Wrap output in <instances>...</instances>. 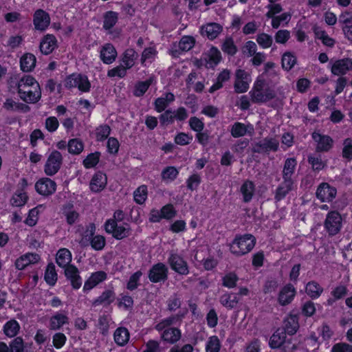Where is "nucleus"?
<instances>
[{
  "label": "nucleus",
  "instance_id": "obj_35",
  "mask_svg": "<svg viewBox=\"0 0 352 352\" xmlns=\"http://www.w3.org/2000/svg\"><path fill=\"white\" fill-rule=\"evenodd\" d=\"M130 338V334L128 329L125 327H118L116 329L113 333V338L115 342L120 346L126 345Z\"/></svg>",
  "mask_w": 352,
  "mask_h": 352
},
{
  "label": "nucleus",
  "instance_id": "obj_17",
  "mask_svg": "<svg viewBox=\"0 0 352 352\" xmlns=\"http://www.w3.org/2000/svg\"><path fill=\"white\" fill-rule=\"evenodd\" d=\"M339 23L341 25L345 38L352 41V14L347 11L342 12L339 16Z\"/></svg>",
  "mask_w": 352,
  "mask_h": 352
},
{
  "label": "nucleus",
  "instance_id": "obj_62",
  "mask_svg": "<svg viewBox=\"0 0 352 352\" xmlns=\"http://www.w3.org/2000/svg\"><path fill=\"white\" fill-rule=\"evenodd\" d=\"M28 199V196L23 192L19 191L14 193L11 199L12 205L19 207L23 206Z\"/></svg>",
  "mask_w": 352,
  "mask_h": 352
},
{
  "label": "nucleus",
  "instance_id": "obj_14",
  "mask_svg": "<svg viewBox=\"0 0 352 352\" xmlns=\"http://www.w3.org/2000/svg\"><path fill=\"white\" fill-rule=\"evenodd\" d=\"M195 43V40L192 36H184L179 42L176 44L174 43L171 47V54L175 56H179L182 52H188L192 49Z\"/></svg>",
  "mask_w": 352,
  "mask_h": 352
},
{
  "label": "nucleus",
  "instance_id": "obj_11",
  "mask_svg": "<svg viewBox=\"0 0 352 352\" xmlns=\"http://www.w3.org/2000/svg\"><path fill=\"white\" fill-rule=\"evenodd\" d=\"M278 148L279 142L278 140L273 138H265L253 146L252 151L258 153L276 152L278 150Z\"/></svg>",
  "mask_w": 352,
  "mask_h": 352
},
{
  "label": "nucleus",
  "instance_id": "obj_54",
  "mask_svg": "<svg viewBox=\"0 0 352 352\" xmlns=\"http://www.w3.org/2000/svg\"><path fill=\"white\" fill-rule=\"evenodd\" d=\"M118 21V14L110 11L106 13L104 17L103 28L105 30L111 29Z\"/></svg>",
  "mask_w": 352,
  "mask_h": 352
},
{
  "label": "nucleus",
  "instance_id": "obj_64",
  "mask_svg": "<svg viewBox=\"0 0 352 352\" xmlns=\"http://www.w3.org/2000/svg\"><path fill=\"white\" fill-rule=\"evenodd\" d=\"M280 352H295L298 349L297 344L292 338H287L279 347Z\"/></svg>",
  "mask_w": 352,
  "mask_h": 352
},
{
  "label": "nucleus",
  "instance_id": "obj_61",
  "mask_svg": "<svg viewBox=\"0 0 352 352\" xmlns=\"http://www.w3.org/2000/svg\"><path fill=\"white\" fill-rule=\"evenodd\" d=\"M239 278L237 276L233 273L230 272L227 274H226L223 278H222V285L228 288H234L236 285V282L238 281Z\"/></svg>",
  "mask_w": 352,
  "mask_h": 352
},
{
  "label": "nucleus",
  "instance_id": "obj_2",
  "mask_svg": "<svg viewBox=\"0 0 352 352\" xmlns=\"http://www.w3.org/2000/svg\"><path fill=\"white\" fill-rule=\"evenodd\" d=\"M177 316H171L160 320L155 325V329L160 332V337L165 342L173 344L177 342L182 337L181 331L171 326L177 320Z\"/></svg>",
  "mask_w": 352,
  "mask_h": 352
},
{
  "label": "nucleus",
  "instance_id": "obj_27",
  "mask_svg": "<svg viewBox=\"0 0 352 352\" xmlns=\"http://www.w3.org/2000/svg\"><path fill=\"white\" fill-rule=\"evenodd\" d=\"M63 214L66 219L67 224L73 225L79 219V213L74 208L72 204L68 203L65 204L62 208Z\"/></svg>",
  "mask_w": 352,
  "mask_h": 352
},
{
  "label": "nucleus",
  "instance_id": "obj_53",
  "mask_svg": "<svg viewBox=\"0 0 352 352\" xmlns=\"http://www.w3.org/2000/svg\"><path fill=\"white\" fill-rule=\"evenodd\" d=\"M346 294L347 288L346 286L340 285L336 287L331 292V294L333 297V299L328 300L329 305H331L336 300L343 298L346 295Z\"/></svg>",
  "mask_w": 352,
  "mask_h": 352
},
{
  "label": "nucleus",
  "instance_id": "obj_63",
  "mask_svg": "<svg viewBox=\"0 0 352 352\" xmlns=\"http://www.w3.org/2000/svg\"><path fill=\"white\" fill-rule=\"evenodd\" d=\"M221 50L223 52L227 53L229 55H234L236 54L237 49L234 43L232 38H227L223 43Z\"/></svg>",
  "mask_w": 352,
  "mask_h": 352
},
{
  "label": "nucleus",
  "instance_id": "obj_59",
  "mask_svg": "<svg viewBox=\"0 0 352 352\" xmlns=\"http://www.w3.org/2000/svg\"><path fill=\"white\" fill-rule=\"evenodd\" d=\"M111 132V128L107 124H102L96 129V138L97 141H102L108 138Z\"/></svg>",
  "mask_w": 352,
  "mask_h": 352
},
{
  "label": "nucleus",
  "instance_id": "obj_42",
  "mask_svg": "<svg viewBox=\"0 0 352 352\" xmlns=\"http://www.w3.org/2000/svg\"><path fill=\"white\" fill-rule=\"evenodd\" d=\"M11 352H32L28 344H24L21 337H16L10 344Z\"/></svg>",
  "mask_w": 352,
  "mask_h": 352
},
{
  "label": "nucleus",
  "instance_id": "obj_57",
  "mask_svg": "<svg viewBox=\"0 0 352 352\" xmlns=\"http://www.w3.org/2000/svg\"><path fill=\"white\" fill-rule=\"evenodd\" d=\"M292 18V14L289 12H284L278 16H275L272 18V27L274 29H278L282 22L288 23Z\"/></svg>",
  "mask_w": 352,
  "mask_h": 352
},
{
  "label": "nucleus",
  "instance_id": "obj_58",
  "mask_svg": "<svg viewBox=\"0 0 352 352\" xmlns=\"http://www.w3.org/2000/svg\"><path fill=\"white\" fill-rule=\"evenodd\" d=\"M41 208H43V206L39 205L30 210L28 216L25 221V223L30 226H35L38 221V214L39 213V210Z\"/></svg>",
  "mask_w": 352,
  "mask_h": 352
},
{
  "label": "nucleus",
  "instance_id": "obj_56",
  "mask_svg": "<svg viewBox=\"0 0 352 352\" xmlns=\"http://www.w3.org/2000/svg\"><path fill=\"white\" fill-rule=\"evenodd\" d=\"M100 157V153L99 152L90 153L83 160L82 164L86 168H94L99 162Z\"/></svg>",
  "mask_w": 352,
  "mask_h": 352
},
{
  "label": "nucleus",
  "instance_id": "obj_30",
  "mask_svg": "<svg viewBox=\"0 0 352 352\" xmlns=\"http://www.w3.org/2000/svg\"><path fill=\"white\" fill-rule=\"evenodd\" d=\"M222 30L221 26L216 23H208L201 27L202 35L206 36L209 39H214L217 37Z\"/></svg>",
  "mask_w": 352,
  "mask_h": 352
},
{
  "label": "nucleus",
  "instance_id": "obj_40",
  "mask_svg": "<svg viewBox=\"0 0 352 352\" xmlns=\"http://www.w3.org/2000/svg\"><path fill=\"white\" fill-rule=\"evenodd\" d=\"M138 54L133 48L126 49L122 54V61L123 65L126 68L131 69L135 64Z\"/></svg>",
  "mask_w": 352,
  "mask_h": 352
},
{
  "label": "nucleus",
  "instance_id": "obj_8",
  "mask_svg": "<svg viewBox=\"0 0 352 352\" xmlns=\"http://www.w3.org/2000/svg\"><path fill=\"white\" fill-rule=\"evenodd\" d=\"M168 263L170 268L179 274L187 275L189 273L187 262L175 251L170 252Z\"/></svg>",
  "mask_w": 352,
  "mask_h": 352
},
{
  "label": "nucleus",
  "instance_id": "obj_9",
  "mask_svg": "<svg viewBox=\"0 0 352 352\" xmlns=\"http://www.w3.org/2000/svg\"><path fill=\"white\" fill-rule=\"evenodd\" d=\"M329 67L333 75L342 76L352 70V59L344 58L342 59L331 60Z\"/></svg>",
  "mask_w": 352,
  "mask_h": 352
},
{
  "label": "nucleus",
  "instance_id": "obj_18",
  "mask_svg": "<svg viewBox=\"0 0 352 352\" xmlns=\"http://www.w3.org/2000/svg\"><path fill=\"white\" fill-rule=\"evenodd\" d=\"M33 23L36 30L43 31L50 25V16L43 10H37L34 14Z\"/></svg>",
  "mask_w": 352,
  "mask_h": 352
},
{
  "label": "nucleus",
  "instance_id": "obj_6",
  "mask_svg": "<svg viewBox=\"0 0 352 352\" xmlns=\"http://www.w3.org/2000/svg\"><path fill=\"white\" fill-rule=\"evenodd\" d=\"M324 226L329 235L337 234L342 226V218L337 211H331L327 213L324 222Z\"/></svg>",
  "mask_w": 352,
  "mask_h": 352
},
{
  "label": "nucleus",
  "instance_id": "obj_50",
  "mask_svg": "<svg viewBox=\"0 0 352 352\" xmlns=\"http://www.w3.org/2000/svg\"><path fill=\"white\" fill-rule=\"evenodd\" d=\"M68 151L73 155H78L84 149L82 142L77 138L70 140L67 143Z\"/></svg>",
  "mask_w": 352,
  "mask_h": 352
},
{
  "label": "nucleus",
  "instance_id": "obj_15",
  "mask_svg": "<svg viewBox=\"0 0 352 352\" xmlns=\"http://www.w3.org/2000/svg\"><path fill=\"white\" fill-rule=\"evenodd\" d=\"M35 189L38 194L49 196L55 192L56 184L50 178L43 177L35 184Z\"/></svg>",
  "mask_w": 352,
  "mask_h": 352
},
{
  "label": "nucleus",
  "instance_id": "obj_33",
  "mask_svg": "<svg viewBox=\"0 0 352 352\" xmlns=\"http://www.w3.org/2000/svg\"><path fill=\"white\" fill-rule=\"evenodd\" d=\"M56 261L59 267L65 269L67 266L70 265L72 253L68 249H60L56 254Z\"/></svg>",
  "mask_w": 352,
  "mask_h": 352
},
{
  "label": "nucleus",
  "instance_id": "obj_39",
  "mask_svg": "<svg viewBox=\"0 0 352 352\" xmlns=\"http://www.w3.org/2000/svg\"><path fill=\"white\" fill-rule=\"evenodd\" d=\"M287 339L285 331L281 329L276 330L270 337L269 344L272 349H278Z\"/></svg>",
  "mask_w": 352,
  "mask_h": 352
},
{
  "label": "nucleus",
  "instance_id": "obj_55",
  "mask_svg": "<svg viewBox=\"0 0 352 352\" xmlns=\"http://www.w3.org/2000/svg\"><path fill=\"white\" fill-rule=\"evenodd\" d=\"M282 67L284 69L289 71L296 64V58L290 52H285L282 56Z\"/></svg>",
  "mask_w": 352,
  "mask_h": 352
},
{
  "label": "nucleus",
  "instance_id": "obj_45",
  "mask_svg": "<svg viewBox=\"0 0 352 352\" xmlns=\"http://www.w3.org/2000/svg\"><path fill=\"white\" fill-rule=\"evenodd\" d=\"M3 107L7 110L13 111L27 112L30 109V107L28 105L23 103L17 102L13 100L12 99L6 100V102L3 104Z\"/></svg>",
  "mask_w": 352,
  "mask_h": 352
},
{
  "label": "nucleus",
  "instance_id": "obj_36",
  "mask_svg": "<svg viewBox=\"0 0 352 352\" xmlns=\"http://www.w3.org/2000/svg\"><path fill=\"white\" fill-rule=\"evenodd\" d=\"M240 190L243 195V201L248 203L250 201L253 197L255 186L252 181L246 180L241 185Z\"/></svg>",
  "mask_w": 352,
  "mask_h": 352
},
{
  "label": "nucleus",
  "instance_id": "obj_19",
  "mask_svg": "<svg viewBox=\"0 0 352 352\" xmlns=\"http://www.w3.org/2000/svg\"><path fill=\"white\" fill-rule=\"evenodd\" d=\"M296 289L292 284L284 286L279 292L278 301L282 306L287 305L292 302L296 296Z\"/></svg>",
  "mask_w": 352,
  "mask_h": 352
},
{
  "label": "nucleus",
  "instance_id": "obj_32",
  "mask_svg": "<svg viewBox=\"0 0 352 352\" xmlns=\"http://www.w3.org/2000/svg\"><path fill=\"white\" fill-rule=\"evenodd\" d=\"M174 100L175 96L172 93H166L164 96L155 99L154 102L155 109L159 113L162 112Z\"/></svg>",
  "mask_w": 352,
  "mask_h": 352
},
{
  "label": "nucleus",
  "instance_id": "obj_5",
  "mask_svg": "<svg viewBox=\"0 0 352 352\" xmlns=\"http://www.w3.org/2000/svg\"><path fill=\"white\" fill-rule=\"evenodd\" d=\"M104 228L107 233L111 234L118 240L126 238L131 234V230L129 224L118 223L113 219H109L106 221Z\"/></svg>",
  "mask_w": 352,
  "mask_h": 352
},
{
  "label": "nucleus",
  "instance_id": "obj_7",
  "mask_svg": "<svg viewBox=\"0 0 352 352\" xmlns=\"http://www.w3.org/2000/svg\"><path fill=\"white\" fill-rule=\"evenodd\" d=\"M63 163V156L58 151H53L47 157L44 166V172L48 176L54 175L60 170Z\"/></svg>",
  "mask_w": 352,
  "mask_h": 352
},
{
  "label": "nucleus",
  "instance_id": "obj_51",
  "mask_svg": "<svg viewBox=\"0 0 352 352\" xmlns=\"http://www.w3.org/2000/svg\"><path fill=\"white\" fill-rule=\"evenodd\" d=\"M147 186L142 185L139 186L133 192L134 201L138 204L144 203L147 198Z\"/></svg>",
  "mask_w": 352,
  "mask_h": 352
},
{
  "label": "nucleus",
  "instance_id": "obj_49",
  "mask_svg": "<svg viewBox=\"0 0 352 352\" xmlns=\"http://www.w3.org/2000/svg\"><path fill=\"white\" fill-rule=\"evenodd\" d=\"M153 78L150 77L146 81L138 82L135 86L133 94L137 97L142 96L153 83Z\"/></svg>",
  "mask_w": 352,
  "mask_h": 352
},
{
  "label": "nucleus",
  "instance_id": "obj_28",
  "mask_svg": "<svg viewBox=\"0 0 352 352\" xmlns=\"http://www.w3.org/2000/svg\"><path fill=\"white\" fill-rule=\"evenodd\" d=\"M116 298V294L112 289H107L104 291L100 296L96 298L92 305L94 307L98 305L107 306L112 303Z\"/></svg>",
  "mask_w": 352,
  "mask_h": 352
},
{
  "label": "nucleus",
  "instance_id": "obj_25",
  "mask_svg": "<svg viewBox=\"0 0 352 352\" xmlns=\"http://www.w3.org/2000/svg\"><path fill=\"white\" fill-rule=\"evenodd\" d=\"M294 181L283 179V182L278 186L274 193V199L280 201L294 188Z\"/></svg>",
  "mask_w": 352,
  "mask_h": 352
},
{
  "label": "nucleus",
  "instance_id": "obj_52",
  "mask_svg": "<svg viewBox=\"0 0 352 352\" xmlns=\"http://www.w3.org/2000/svg\"><path fill=\"white\" fill-rule=\"evenodd\" d=\"M256 42L263 49L270 47L273 44V38L266 33H260L256 36Z\"/></svg>",
  "mask_w": 352,
  "mask_h": 352
},
{
  "label": "nucleus",
  "instance_id": "obj_1",
  "mask_svg": "<svg viewBox=\"0 0 352 352\" xmlns=\"http://www.w3.org/2000/svg\"><path fill=\"white\" fill-rule=\"evenodd\" d=\"M18 93L20 98L28 103H36L41 97L38 82L29 75L24 76L19 81Z\"/></svg>",
  "mask_w": 352,
  "mask_h": 352
},
{
  "label": "nucleus",
  "instance_id": "obj_13",
  "mask_svg": "<svg viewBox=\"0 0 352 352\" xmlns=\"http://www.w3.org/2000/svg\"><path fill=\"white\" fill-rule=\"evenodd\" d=\"M168 267L162 263L153 265L148 273V278L152 283L164 281L168 278Z\"/></svg>",
  "mask_w": 352,
  "mask_h": 352
},
{
  "label": "nucleus",
  "instance_id": "obj_3",
  "mask_svg": "<svg viewBox=\"0 0 352 352\" xmlns=\"http://www.w3.org/2000/svg\"><path fill=\"white\" fill-rule=\"evenodd\" d=\"M249 94L252 102L257 104L265 103L276 96L274 89L269 86L262 76L256 79Z\"/></svg>",
  "mask_w": 352,
  "mask_h": 352
},
{
  "label": "nucleus",
  "instance_id": "obj_12",
  "mask_svg": "<svg viewBox=\"0 0 352 352\" xmlns=\"http://www.w3.org/2000/svg\"><path fill=\"white\" fill-rule=\"evenodd\" d=\"M336 188L326 182L321 183L316 192V197L322 202L331 201L336 197Z\"/></svg>",
  "mask_w": 352,
  "mask_h": 352
},
{
  "label": "nucleus",
  "instance_id": "obj_34",
  "mask_svg": "<svg viewBox=\"0 0 352 352\" xmlns=\"http://www.w3.org/2000/svg\"><path fill=\"white\" fill-rule=\"evenodd\" d=\"M237 294L226 293L223 294L219 299L221 304L228 309H232L236 307L239 301Z\"/></svg>",
  "mask_w": 352,
  "mask_h": 352
},
{
  "label": "nucleus",
  "instance_id": "obj_47",
  "mask_svg": "<svg viewBox=\"0 0 352 352\" xmlns=\"http://www.w3.org/2000/svg\"><path fill=\"white\" fill-rule=\"evenodd\" d=\"M19 329L20 326L18 322L15 320H11L5 324L3 331L7 336L12 338L18 333Z\"/></svg>",
  "mask_w": 352,
  "mask_h": 352
},
{
  "label": "nucleus",
  "instance_id": "obj_48",
  "mask_svg": "<svg viewBox=\"0 0 352 352\" xmlns=\"http://www.w3.org/2000/svg\"><path fill=\"white\" fill-rule=\"evenodd\" d=\"M221 344L217 336L208 338L206 343V352H219Z\"/></svg>",
  "mask_w": 352,
  "mask_h": 352
},
{
  "label": "nucleus",
  "instance_id": "obj_60",
  "mask_svg": "<svg viewBox=\"0 0 352 352\" xmlns=\"http://www.w3.org/2000/svg\"><path fill=\"white\" fill-rule=\"evenodd\" d=\"M179 172L174 166H168L162 172V178L166 182H171L176 179Z\"/></svg>",
  "mask_w": 352,
  "mask_h": 352
},
{
  "label": "nucleus",
  "instance_id": "obj_20",
  "mask_svg": "<svg viewBox=\"0 0 352 352\" xmlns=\"http://www.w3.org/2000/svg\"><path fill=\"white\" fill-rule=\"evenodd\" d=\"M107 278V274L104 271H98L92 273L88 279L85 282L83 286L84 292H88L97 286L99 283L105 280Z\"/></svg>",
  "mask_w": 352,
  "mask_h": 352
},
{
  "label": "nucleus",
  "instance_id": "obj_41",
  "mask_svg": "<svg viewBox=\"0 0 352 352\" xmlns=\"http://www.w3.org/2000/svg\"><path fill=\"white\" fill-rule=\"evenodd\" d=\"M36 57L30 53L24 54L20 60L21 68L23 72L31 71L36 65Z\"/></svg>",
  "mask_w": 352,
  "mask_h": 352
},
{
  "label": "nucleus",
  "instance_id": "obj_10",
  "mask_svg": "<svg viewBox=\"0 0 352 352\" xmlns=\"http://www.w3.org/2000/svg\"><path fill=\"white\" fill-rule=\"evenodd\" d=\"M251 77L244 69H238L234 74V88L236 93H245L250 87Z\"/></svg>",
  "mask_w": 352,
  "mask_h": 352
},
{
  "label": "nucleus",
  "instance_id": "obj_37",
  "mask_svg": "<svg viewBox=\"0 0 352 352\" xmlns=\"http://www.w3.org/2000/svg\"><path fill=\"white\" fill-rule=\"evenodd\" d=\"M298 318L296 315H289L284 321V328L285 333L294 335L298 329Z\"/></svg>",
  "mask_w": 352,
  "mask_h": 352
},
{
  "label": "nucleus",
  "instance_id": "obj_23",
  "mask_svg": "<svg viewBox=\"0 0 352 352\" xmlns=\"http://www.w3.org/2000/svg\"><path fill=\"white\" fill-rule=\"evenodd\" d=\"M107 182V177L105 174L98 172L95 173L91 179L89 187L92 192H98L102 190Z\"/></svg>",
  "mask_w": 352,
  "mask_h": 352
},
{
  "label": "nucleus",
  "instance_id": "obj_21",
  "mask_svg": "<svg viewBox=\"0 0 352 352\" xmlns=\"http://www.w3.org/2000/svg\"><path fill=\"white\" fill-rule=\"evenodd\" d=\"M57 47V39L53 34L45 35L40 42V51L45 55L51 54Z\"/></svg>",
  "mask_w": 352,
  "mask_h": 352
},
{
  "label": "nucleus",
  "instance_id": "obj_24",
  "mask_svg": "<svg viewBox=\"0 0 352 352\" xmlns=\"http://www.w3.org/2000/svg\"><path fill=\"white\" fill-rule=\"evenodd\" d=\"M312 138L315 142H317L316 150L318 151L326 152L332 147L333 140L328 135H324L314 132L312 134Z\"/></svg>",
  "mask_w": 352,
  "mask_h": 352
},
{
  "label": "nucleus",
  "instance_id": "obj_22",
  "mask_svg": "<svg viewBox=\"0 0 352 352\" xmlns=\"http://www.w3.org/2000/svg\"><path fill=\"white\" fill-rule=\"evenodd\" d=\"M40 260V256L36 253H27L16 260L15 267L19 270H24L31 264H35Z\"/></svg>",
  "mask_w": 352,
  "mask_h": 352
},
{
  "label": "nucleus",
  "instance_id": "obj_38",
  "mask_svg": "<svg viewBox=\"0 0 352 352\" xmlns=\"http://www.w3.org/2000/svg\"><path fill=\"white\" fill-rule=\"evenodd\" d=\"M221 52L216 47H211L206 55V66L208 67H213L216 66L221 60Z\"/></svg>",
  "mask_w": 352,
  "mask_h": 352
},
{
  "label": "nucleus",
  "instance_id": "obj_44",
  "mask_svg": "<svg viewBox=\"0 0 352 352\" xmlns=\"http://www.w3.org/2000/svg\"><path fill=\"white\" fill-rule=\"evenodd\" d=\"M44 278L49 285L54 286L56 284L58 275L56 272L55 265L53 263H51L47 265Z\"/></svg>",
  "mask_w": 352,
  "mask_h": 352
},
{
  "label": "nucleus",
  "instance_id": "obj_4",
  "mask_svg": "<svg viewBox=\"0 0 352 352\" xmlns=\"http://www.w3.org/2000/svg\"><path fill=\"white\" fill-rule=\"evenodd\" d=\"M255 243L256 239L250 234L236 236L230 245V250L234 255L241 256L250 252Z\"/></svg>",
  "mask_w": 352,
  "mask_h": 352
},
{
  "label": "nucleus",
  "instance_id": "obj_31",
  "mask_svg": "<svg viewBox=\"0 0 352 352\" xmlns=\"http://www.w3.org/2000/svg\"><path fill=\"white\" fill-rule=\"evenodd\" d=\"M69 323V318L67 315L62 313H56L50 318L49 328L51 330H58L64 324Z\"/></svg>",
  "mask_w": 352,
  "mask_h": 352
},
{
  "label": "nucleus",
  "instance_id": "obj_46",
  "mask_svg": "<svg viewBox=\"0 0 352 352\" xmlns=\"http://www.w3.org/2000/svg\"><path fill=\"white\" fill-rule=\"evenodd\" d=\"M307 160L314 171L318 172L326 166V162L322 160L320 155H309Z\"/></svg>",
  "mask_w": 352,
  "mask_h": 352
},
{
  "label": "nucleus",
  "instance_id": "obj_26",
  "mask_svg": "<svg viewBox=\"0 0 352 352\" xmlns=\"http://www.w3.org/2000/svg\"><path fill=\"white\" fill-rule=\"evenodd\" d=\"M100 58L105 64L112 63L117 57V52L113 45L107 43L100 50Z\"/></svg>",
  "mask_w": 352,
  "mask_h": 352
},
{
  "label": "nucleus",
  "instance_id": "obj_16",
  "mask_svg": "<svg viewBox=\"0 0 352 352\" xmlns=\"http://www.w3.org/2000/svg\"><path fill=\"white\" fill-rule=\"evenodd\" d=\"M65 276L69 280L74 289H79L82 285V278L78 269L74 265H70L65 269Z\"/></svg>",
  "mask_w": 352,
  "mask_h": 352
},
{
  "label": "nucleus",
  "instance_id": "obj_43",
  "mask_svg": "<svg viewBox=\"0 0 352 352\" xmlns=\"http://www.w3.org/2000/svg\"><path fill=\"white\" fill-rule=\"evenodd\" d=\"M323 292V288L316 281H310L307 284L306 292L311 298H318Z\"/></svg>",
  "mask_w": 352,
  "mask_h": 352
},
{
  "label": "nucleus",
  "instance_id": "obj_29",
  "mask_svg": "<svg viewBox=\"0 0 352 352\" xmlns=\"http://www.w3.org/2000/svg\"><path fill=\"white\" fill-rule=\"evenodd\" d=\"M296 165L297 161L294 157L287 158L285 161L282 171L283 179L294 181L292 176L294 174Z\"/></svg>",
  "mask_w": 352,
  "mask_h": 352
}]
</instances>
